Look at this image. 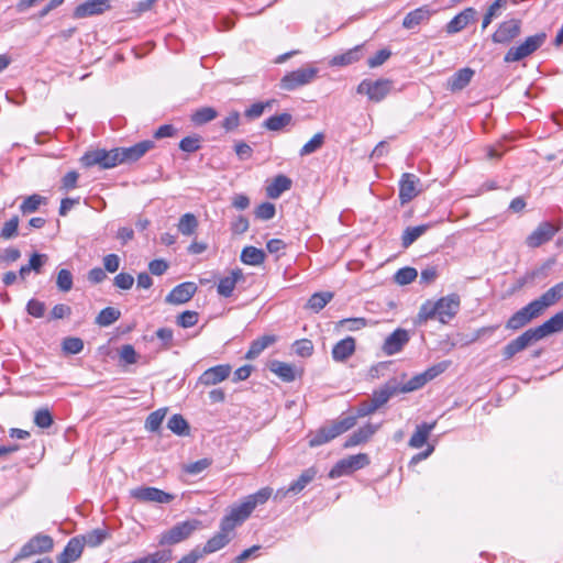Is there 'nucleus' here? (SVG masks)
Returning <instances> with one entry per match:
<instances>
[{
  "mask_svg": "<svg viewBox=\"0 0 563 563\" xmlns=\"http://www.w3.org/2000/svg\"><path fill=\"white\" fill-rule=\"evenodd\" d=\"M563 298V280L555 284L543 292L539 298L532 300L516 311L506 322V329L517 331L532 320L539 318L544 311L558 303Z\"/></svg>",
  "mask_w": 563,
  "mask_h": 563,
  "instance_id": "f257e3e1",
  "label": "nucleus"
},
{
  "mask_svg": "<svg viewBox=\"0 0 563 563\" xmlns=\"http://www.w3.org/2000/svg\"><path fill=\"white\" fill-rule=\"evenodd\" d=\"M271 487H263L254 494L246 496L240 504L230 507L229 512L222 518L223 530H234L243 523L258 505H264L272 496Z\"/></svg>",
  "mask_w": 563,
  "mask_h": 563,
  "instance_id": "f03ea898",
  "label": "nucleus"
},
{
  "mask_svg": "<svg viewBox=\"0 0 563 563\" xmlns=\"http://www.w3.org/2000/svg\"><path fill=\"white\" fill-rule=\"evenodd\" d=\"M460 303V296L456 294H450L434 302L428 300L420 307L416 323L422 324L428 320L438 319L445 324L455 317Z\"/></svg>",
  "mask_w": 563,
  "mask_h": 563,
  "instance_id": "7ed1b4c3",
  "label": "nucleus"
},
{
  "mask_svg": "<svg viewBox=\"0 0 563 563\" xmlns=\"http://www.w3.org/2000/svg\"><path fill=\"white\" fill-rule=\"evenodd\" d=\"M356 424V417L332 420L309 435V445L316 448L330 442Z\"/></svg>",
  "mask_w": 563,
  "mask_h": 563,
  "instance_id": "20e7f679",
  "label": "nucleus"
},
{
  "mask_svg": "<svg viewBox=\"0 0 563 563\" xmlns=\"http://www.w3.org/2000/svg\"><path fill=\"white\" fill-rule=\"evenodd\" d=\"M545 38V33L528 36L519 45L510 47L505 54L504 60L506 63H514L530 56L544 44Z\"/></svg>",
  "mask_w": 563,
  "mask_h": 563,
  "instance_id": "39448f33",
  "label": "nucleus"
},
{
  "mask_svg": "<svg viewBox=\"0 0 563 563\" xmlns=\"http://www.w3.org/2000/svg\"><path fill=\"white\" fill-rule=\"evenodd\" d=\"M200 527L201 522L197 519L178 522L173 528L161 534L158 543L161 545L179 543L188 539L191 533L198 530Z\"/></svg>",
  "mask_w": 563,
  "mask_h": 563,
  "instance_id": "423d86ee",
  "label": "nucleus"
},
{
  "mask_svg": "<svg viewBox=\"0 0 563 563\" xmlns=\"http://www.w3.org/2000/svg\"><path fill=\"white\" fill-rule=\"evenodd\" d=\"M394 82L390 79H363L357 86V93L366 95L373 102H380L391 91Z\"/></svg>",
  "mask_w": 563,
  "mask_h": 563,
  "instance_id": "0eeeda50",
  "label": "nucleus"
},
{
  "mask_svg": "<svg viewBox=\"0 0 563 563\" xmlns=\"http://www.w3.org/2000/svg\"><path fill=\"white\" fill-rule=\"evenodd\" d=\"M318 75L316 67H301L286 74L279 82V87L286 91L296 90L299 87L306 86L314 80Z\"/></svg>",
  "mask_w": 563,
  "mask_h": 563,
  "instance_id": "6e6552de",
  "label": "nucleus"
},
{
  "mask_svg": "<svg viewBox=\"0 0 563 563\" xmlns=\"http://www.w3.org/2000/svg\"><path fill=\"white\" fill-rule=\"evenodd\" d=\"M81 164L86 167H91L95 165H99L101 168H112L120 164V159L118 158L117 148H112L110 151H106L103 148H98L95 151L87 152L81 157Z\"/></svg>",
  "mask_w": 563,
  "mask_h": 563,
  "instance_id": "1a4fd4ad",
  "label": "nucleus"
},
{
  "mask_svg": "<svg viewBox=\"0 0 563 563\" xmlns=\"http://www.w3.org/2000/svg\"><path fill=\"white\" fill-rule=\"evenodd\" d=\"M369 464V459L365 453L350 455L340 460L329 472L330 478H338L349 475L357 470H361Z\"/></svg>",
  "mask_w": 563,
  "mask_h": 563,
  "instance_id": "9d476101",
  "label": "nucleus"
},
{
  "mask_svg": "<svg viewBox=\"0 0 563 563\" xmlns=\"http://www.w3.org/2000/svg\"><path fill=\"white\" fill-rule=\"evenodd\" d=\"M542 340L536 328L528 329L521 333L518 338L510 341L503 350L505 360H510L517 353L523 351L531 344Z\"/></svg>",
  "mask_w": 563,
  "mask_h": 563,
  "instance_id": "9b49d317",
  "label": "nucleus"
},
{
  "mask_svg": "<svg viewBox=\"0 0 563 563\" xmlns=\"http://www.w3.org/2000/svg\"><path fill=\"white\" fill-rule=\"evenodd\" d=\"M130 495L132 498L141 503L169 504L175 499L173 494L148 486L133 488L131 489Z\"/></svg>",
  "mask_w": 563,
  "mask_h": 563,
  "instance_id": "f8f14e48",
  "label": "nucleus"
},
{
  "mask_svg": "<svg viewBox=\"0 0 563 563\" xmlns=\"http://www.w3.org/2000/svg\"><path fill=\"white\" fill-rule=\"evenodd\" d=\"M54 547L53 539L43 533H38L31 538L20 551V558H29L40 553L49 552Z\"/></svg>",
  "mask_w": 563,
  "mask_h": 563,
  "instance_id": "ddd939ff",
  "label": "nucleus"
},
{
  "mask_svg": "<svg viewBox=\"0 0 563 563\" xmlns=\"http://www.w3.org/2000/svg\"><path fill=\"white\" fill-rule=\"evenodd\" d=\"M155 143L151 140L141 141L130 147H117L120 164L133 163L143 157L154 147Z\"/></svg>",
  "mask_w": 563,
  "mask_h": 563,
  "instance_id": "4468645a",
  "label": "nucleus"
},
{
  "mask_svg": "<svg viewBox=\"0 0 563 563\" xmlns=\"http://www.w3.org/2000/svg\"><path fill=\"white\" fill-rule=\"evenodd\" d=\"M409 340V332L406 329L398 328L385 339L383 352L388 356L395 355L404 349Z\"/></svg>",
  "mask_w": 563,
  "mask_h": 563,
  "instance_id": "2eb2a0df",
  "label": "nucleus"
},
{
  "mask_svg": "<svg viewBox=\"0 0 563 563\" xmlns=\"http://www.w3.org/2000/svg\"><path fill=\"white\" fill-rule=\"evenodd\" d=\"M520 21L516 19H511L500 23L498 29L492 36L493 42L497 44L510 43L520 34Z\"/></svg>",
  "mask_w": 563,
  "mask_h": 563,
  "instance_id": "dca6fc26",
  "label": "nucleus"
},
{
  "mask_svg": "<svg viewBox=\"0 0 563 563\" xmlns=\"http://www.w3.org/2000/svg\"><path fill=\"white\" fill-rule=\"evenodd\" d=\"M556 233V228L548 222H541L531 234L528 235L526 243L529 247H539L542 244L552 240Z\"/></svg>",
  "mask_w": 563,
  "mask_h": 563,
  "instance_id": "f3484780",
  "label": "nucleus"
},
{
  "mask_svg": "<svg viewBox=\"0 0 563 563\" xmlns=\"http://www.w3.org/2000/svg\"><path fill=\"white\" fill-rule=\"evenodd\" d=\"M110 9L108 0H88L77 5L73 12L75 19L99 15Z\"/></svg>",
  "mask_w": 563,
  "mask_h": 563,
  "instance_id": "a211bd4d",
  "label": "nucleus"
},
{
  "mask_svg": "<svg viewBox=\"0 0 563 563\" xmlns=\"http://www.w3.org/2000/svg\"><path fill=\"white\" fill-rule=\"evenodd\" d=\"M197 285L192 282H185L172 289L166 296V302L180 305L189 301L197 291Z\"/></svg>",
  "mask_w": 563,
  "mask_h": 563,
  "instance_id": "6ab92c4d",
  "label": "nucleus"
},
{
  "mask_svg": "<svg viewBox=\"0 0 563 563\" xmlns=\"http://www.w3.org/2000/svg\"><path fill=\"white\" fill-rule=\"evenodd\" d=\"M231 374V366L228 364L216 365L206 369L198 378V384L203 386L217 385L225 380Z\"/></svg>",
  "mask_w": 563,
  "mask_h": 563,
  "instance_id": "aec40b11",
  "label": "nucleus"
},
{
  "mask_svg": "<svg viewBox=\"0 0 563 563\" xmlns=\"http://www.w3.org/2000/svg\"><path fill=\"white\" fill-rule=\"evenodd\" d=\"M245 276L241 268H235L229 275L219 279L217 291L221 297L229 298L232 296L238 284L244 283Z\"/></svg>",
  "mask_w": 563,
  "mask_h": 563,
  "instance_id": "412c9836",
  "label": "nucleus"
},
{
  "mask_svg": "<svg viewBox=\"0 0 563 563\" xmlns=\"http://www.w3.org/2000/svg\"><path fill=\"white\" fill-rule=\"evenodd\" d=\"M419 183V178L413 174L405 173L401 176V179L399 181V200L402 205L408 203L415 197H417V195L419 194L417 185Z\"/></svg>",
  "mask_w": 563,
  "mask_h": 563,
  "instance_id": "4be33fe9",
  "label": "nucleus"
},
{
  "mask_svg": "<svg viewBox=\"0 0 563 563\" xmlns=\"http://www.w3.org/2000/svg\"><path fill=\"white\" fill-rule=\"evenodd\" d=\"M476 10L472 7L464 9L462 12L456 14L448 24L446 32L449 34H455L465 29L471 22L475 21Z\"/></svg>",
  "mask_w": 563,
  "mask_h": 563,
  "instance_id": "5701e85b",
  "label": "nucleus"
},
{
  "mask_svg": "<svg viewBox=\"0 0 563 563\" xmlns=\"http://www.w3.org/2000/svg\"><path fill=\"white\" fill-rule=\"evenodd\" d=\"M475 71L470 67H464L455 71L446 81V89L455 92L463 90L472 80Z\"/></svg>",
  "mask_w": 563,
  "mask_h": 563,
  "instance_id": "b1692460",
  "label": "nucleus"
},
{
  "mask_svg": "<svg viewBox=\"0 0 563 563\" xmlns=\"http://www.w3.org/2000/svg\"><path fill=\"white\" fill-rule=\"evenodd\" d=\"M233 530H223L220 525V531L217 532L212 538H210L202 549H200L201 558L206 554H210L217 552L224 548L231 540L230 533Z\"/></svg>",
  "mask_w": 563,
  "mask_h": 563,
  "instance_id": "393cba45",
  "label": "nucleus"
},
{
  "mask_svg": "<svg viewBox=\"0 0 563 563\" xmlns=\"http://www.w3.org/2000/svg\"><path fill=\"white\" fill-rule=\"evenodd\" d=\"M84 544L79 537L71 538L64 551L57 556V563H71L78 560L82 553Z\"/></svg>",
  "mask_w": 563,
  "mask_h": 563,
  "instance_id": "a878e982",
  "label": "nucleus"
},
{
  "mask_svg": "<svg viewBox=\"0 0 563 563\" xmlns=\"http://www.w3.org/2000/svg\"><path fill=\"white\" fill-rule=\"evenodd\" d=\"M316 475H317V470L314 467H309V468L305 470L301 473V475L298 477V479H296L295 482H292L289 485V487L286 492L278 490L276 494V497H278V496L284 497L288 493H292V494L301 493L306 488V486L313 481Z\"/></svg>",
  "mask_w": 563,
  "mask_h": 563,
  "instance_id": "bb28decb",
  "label": "nucleus"
},
{
  "mask_svg": "<svg viewBox=\"0 0 563 563\" xmlns=\"http://www.w3.org/2000/svg\"><path fill=\"white\" fill-rule=\"evenodd\" d=\"M378 429L379 424L366 423L346 439L344 448H352L366 442Z\"/></svg>",
  "mask_w": 563,
  "mask_h": 563,
  "instance_id": "cd10ccee",
  "label": "nucleus"
},
{
  "mask_svg": "<svg viewBox=\"0 0 563 563\" xmlns=\"http://www.w3.org/2000/svg\"><path fill=\"white\" fill-rule=\"evenodd\" d=\"M355 347V340L352 336H347L334 344L332 347V357L336 362H344L353 355Z\"/></svg>",
  "mask_w": 563,
  "mask_h": 563,
  "instance_id": "c85d7f7f",
  "label": "nucleus"
},
{
  "mask_svg": "<svg viewBox=\"0 0 563 563\" xmlns=\"http://www.w3.org/2000/svg\"><path fill=\"white\" fill-rule=\"evenodd\" d=\"M397 393H399V386L395 382H388L380 389L373 393L371 401L376 409H379Z\"/></svg>",
  "mask_w": 563,
  "mask_h": 563,
  "instance_id": "c756f323",
  "label": "nucleus"
},
{
  "mask_svg": "<svg viewBox=\"0 0 563 563\" xmlns=\"http://www.w3.org/2000/svg\"><path fill=\"white\" fill-rule=\"evenodd\" d=\"M430 16L431 10L427 5L420 7L406 14L402 21V26L408 30L413 29L421 23L429 21Z\"/></svg>",
  "mask_w": 563,
  "mask_h": 563,
  "instance_id": "7c9ffc66",
  "label": "nucleus"
},
{
  "mask_svg": "<svg viewBox=\"0 0 563 563\" xmlns=\"http://www.w3.org/2000/svg\"><path fill=\"white\" fill-rule=\"evenodd\" d=\"M539 332L541 339L545 336L563 331V309L552 316L544 323L536 327Z\"/></svg>",
  "mask_w": 563,
  "mask_h": 563,
  "instance_id": "2f4dec72",
  "label": "nucleus"
},
{
  "mask_svg": "<svg viewBox=\"0 0 563 563\" xmlns=\"http://www.w3.org/2000/svg\"><path fill=\"white\" fill-rule=\"evenodd\" d=\"M435 424L437 422L433 421L431 423L423 422L417 426L416 431L413 432L409 440V446L415 449L422 448L426 444L429 434L435 428Z\"/></svg>",
  "mask_w": 563,
  "mask_h": 563,
  "instance_id": "473e14b6",
  "label": "nucleus"
},
{
  "mask_svg": "<svg viewBox=\"0 0 563 563\" xmlns=\"http://www.w3.org/2000/svg\"><path fill=\"white\" fill-rule=\"evenodd\" d=\"M362 49H363L362 45H356L355 47L346 51L343 54L335 55L330 60V65L331 66H347V65H351V64H353V63H355V62L361 59L362 54H363Z\"/></svg>",
  "mask_w": 563,
  "mask_h": 563,
  "instance_id": "72a5a7b5",
  "label": "nucleus"
},
{
  "mask_svg": "<svg viewBox=\"0 0 563 563\" xmlns=\"http://www.w3.org/2000/svg\"><path fill=\"white\" fill-rule=\"evenodd\" d=\"M291 180L285 175L276 176L273 181L267 186V196L272 199H277L283 192L290 189Z\"/></svg>",
  "mask_w": 563,
  "mask_h": 563,
  "instance_id": "f704fd0d",
  "label": "nucleus"
},
{
  "mask_svg": "<svg viewBox=\"0 0 563 563\" xmlns=\"http://www.w3.org/2000/svg\"><path fill=\"white\" fill-rule=\"evenodd\" d=\"M275 342H276V336L271 335V334L263 335V336L254 340L251 343V346H250L249 351L246 352L245 357L249 360L256 358L266 347L274 344Z\"/></svg>",
  "mask_w": 563,
  "mask_h": 563,
  "instance_id": "c9c22d12",
  "label": "nucleus"
},
{
  "mask_svg": "<svg viewBox=\"0 0 563 563\" xmlns=\"http://www.w3.org/2000/svg\"><path fill=\"white\" fill-rule=\"evenodd\" d=\"M265 252L255 246H245L241 252V261L251 266L262 265L265 261Z\"/></svg>",
  "mask_w": 563,
  "mask_h": 563,
  "instance_id": "e433bc0d",
  "label": "nucleus"
},
{
  "mask_svg": "<svg viewBox=\"0 0 563 563\" xmlns=\"http://www.w3.org/2000/svg\"><path fill=\"white\" fill-rule=\"evenodd\" d=\"M269 369L284 382H292L296 378L295 367L291 364L280 361H273L271 363Z\"/></svg>",
  "mask_w": 563,
  "mask_h": 563,
  "instance_id": "4c0bfd02",
  "label": "nucleus"
},
{
  "mask_svg": "<svg viewBox=\"0 0 563 563\" xmlns=\"http://www.w3.org/2000/svg\"><path fill=\"white\" fill-rule=\"evenodd\" d=\"M198 224L196 216L188 212L180 217L177 229L183 235L190 236L196 232Z\"/></svg>",
  "mask_w": 563,
  "mask_h": 563,
  "instance_id": "58836bf2",
  "label": "nucleus"
},
{
  "mask_svg": "<svg viewBox=\"0 0 563 563\" xmlns=\"http://www.w3.org/2000/svg\"><path fill=\"white\" fill-rule=\"evenodd\" d=\"M292 120L291 114L285 112L276 115H272L266 119L263 123L264 128L269 131H280L288 124H290Z\"/></svg>",
  "mask_w": 563,
  "mask_h": 563,
  "instance_id": "ea45409f",
  "label": "nucleus"
},
{
  "mask_svg": "<svg viewBox=\"0 0 563 563\" xmlns=\"http://www.w3.org/2000/svg\"><path fill=\"white\" fill-rule=\"evenodd\" d=\"M429 224H421L417 227H408L401 236V244L405 249L409 247L416 240H418L427 230Z\"/></svg>",
  "mask_w": 563,
  "mask_h": 563,
  "instance_id": "a19ab883",
  "label": "nucleus"
},
{
  "mask_svg": "<svg viewBox=\"0 0 563 563\" xmlns=\"http://www.w3.org/2000/svg\"><path fill=\"white\" fill-rule=\"evenodd\" d=\"M333 298V292L321 291L313 294L308 300V307L314 312L322 310Z\"/></svg>",
  "mask_w": 563,
  "mask_h": 563,
  "instance_id": "79ce46f5",
  "label": "nucleus"
},
{
  "mask_svg": "<svg viewBox=\"0 0 563 563\" xmlns=\"http://www.w3.org/2000/svg\"><path fill=\"white\" fill-rule=\"evenodd\" d=\"M217 115L218 112L216 111V109L211 107H202L191 114V121L196 125H202L214 120Z\"/></svg>",
  "mask_w": 563,
  "mask_h": 563,
  "instance_id": "37998d69",
  "label": "nucleus"
},
{
  "mask_svg": "<svg viewBox=\"0 0 563 563\" xmlns=\"http://www.w3.org/2000/svg\"><path fill=\"white\" fill-rule=\"evenodd\" d=\"M120 316V310L113 307H107L99 312L96 318V323L101 327H108L119 320Z\"/></svg>",
  "mask_w": 563,
  "mask_h": 563,
  "instance_id": "c03bdc74",
  "label": "nucleus"
},
{
  "mask_svg": "<svg viewBox=\"0 0 563 563\" xmlns=\"http://www.w3.org/2000/svg\"><path fill=\"white\" fill-rule=\"evenodd\" d=\"M108 537V533L104 529H95L79 538L82 541V544H87L91 548L100 545Z\"/></svg>",
  "mask_w": 563,
  "mask_h": 563,
  "instance_id": "a18cd8bd",
  "label": "nucleus"
},
{
  "mask_svg": "<svg viewBox=\"0 0 563 563\" xmlns=\"http://www.w3.org/2000/svg\"><path fill=\"white\" fill-rule=\"evenodd\" d=\"M418 277V272L413 267H402L398 269L394 275V280L398 285H408L412 283Z\"/></svg>",
  "mask_w": 563,
  "mask_h": 563,
  "instance_id": "49530a36",
  "label": "nucleus"
},
{
  "mask_svg": "<svg viewBox=\"0 0 563 563\" xmlns=\"http://www.w3.org/2000/svg\"><path fill=\"white\" fill-rule=\"evenodd\" d=\"M167 409L161 408L157 409L148 415L145 421V429L151 432H155L159 429L165 416H166Z\"/></svg>",
  "mask_w": 563,
  "mask_h": 563,
  "instance_id": "de8ad7c7",
  "label": "nucleus"
},
{
  "mask_svg": "<svg viewBox=\"0 0 563 563\" xmlns=\"http://www.w3.org/2000/svg\"><path fill=\"white\" fill-rule=\"evenodd\" d=\"M167 428L178 434V435H184L188 432L189 430V426H188V422L185 420V418L181 416V415H173L168 422H167Z\"/></svg>",
  "mask_w": 563,
  "mask_h": 563,
  "instance_id": "09e8293b",
  "label": "nucleus"
},
{
  "mask_svg": "<svg viewBox=\"0 0 563 563\" xmlns=\"http://www.w3.org/2000/svg\"><path fill=\"white\" fill-rule=\"evenodd\" d=\"M324 143V134L319 132L314 134L301 148L299 152L300 156H307L314 152H317Z\"/></svg>",
  "mask_w": 563,
  "mask_h": 563,
  "instance_id": "8fccbe9b",
  "label": "nucleus"
},
{
  "mask_svg": "<svg viewBox=\"0 0 563 563\" xmlns=\"http://www.w3.org/2000/svg\"><path fill=\"white\" fill-rule=\"evenodd\" d=\"M507 0H495L485 13L482 22V29L485 30L493 21L494 18L499 15V10L504 8Z\"/></svg>",
  "mask_w": 563,
  "mask_h": 563,
  "instance_id": "3c124183",
  "label": "nucleus"
},
{
  "mask_svg": "<svg viewBox=\"0 0 563 563\" xmlns=\"http://www.w3.org/2000/svg\"><path fill=\"white\" fill-rule=\"evenodd\" d=\"M275 102V99H271L265 102H255L245 110L244 114L249 119L260 118L264 113L265 109L272 108Z\"/></svg>",
  "mask_w": 563,
  "mask_h": 563,
  "instance_id": "603ef678",
  "label": "nucleus"
},
{
  "mask_svg": "<svg viewBox=\"0 0 563 563\" xmlns=\"http://www.w3.org/2000/svg\"><path fill=\"white\" fill-rule=\"evenodd\" d=\"M53 416L47 408L37 409L34 412V423L42 429L49 428L53 424Z\"/></svg>",
  "mask_w": 563,
  "mask_h": 563,
  "instance_id": "864d4df0",
  "label": "nucleus"
},
{
  "mask_svg": "<svg viewBox=\"0 0 563 563\" xmlns=\"http://www.w3.org/2000/svg\"><path fill=\"white\" fill-rule=\"evenodd\" d=\"M62 349L66 354H78L84 349V341L75 336L66 338L62 343Z\"/></svg>",
  "mask_w": 563,
  "mask_h": 563,
  "instance_id": "5fc2aeb1",
  "label": "nucleus"
},
{
  "mask_svg": "<svg viewBox=\"0 0 563 563\" xmlns=\"http://www.w3.org/2000/svg\"><path fill=\"white\" fill-rule=\"evenodd\" d=\"M43 200L44 198L36 194L29 196L23 200L22 205L20 206V210L24 214L35 212L40 208Z\"/></svg>",
  "mask_w": 563,
  "mask_h": 563,
  "instance_id": "6e6d98bb",
  "label": "nucleus"
},
{
  "mask_svg": "<svg viewBox=\"0 0 563 563\" xmlns=\"http://www.w3.org/2000/svg\"><path fill=\"white\" fill-rule=\"evenodd\" d=\"M73 275L70 271L63 268L57 273L56 285L60 291H69L73 288Z\"/></svg>",
  "mask_w": 563,
  "mask_h": 563,
  "instance_id": "4d7b16f0",
  "label": "nucleus"
},
{
  "mask_svg": "<svg viewBox=\"0 0 563 563\" xmlns=\"http://www.w3.org/2000/svg\"><path fill=\"white\" fill-rule=\"evenodd\" d=\"M428 383L423 373L410 378L406 384L399 387V393H409L423 387Z\"/></svg>",
  "mask_w": 563,
  "mask_h": 563,
  "instance_id": "13d9d810",
  "label": "nucleus"
},
{
  "mask_svg": "<svg viewBox=\"0 0 563 563\" xmlns=\"http://www.w3.org/2000/svg\"><path fill=\"white\" fill-rule=\"evenodd\" d=\"M18 227H19V217L14 216L3 224V227L0 231V236L4 240H10V239L16 236Z\"/></svg>",
  "mask_w": 563,
  "mask_h": 563,
  "instance_id": "bf43d9fd",
  "label": "nucleus"
},
{
  "mask_svg": "<svg viewBox=\"0 0 563 563\" xmlns=\"http://www.w3.org/2000/svg\"><path fill=\"white\" fill-rule=\"evenodd\" d=\"M198 313L196 311H184L177 317V324L181 328H191L198 322Z\"/></svg>",
  "mask_w": 563,
  "mask_h": 563,
  "instance_id": "052dcab7",
  "label": "nucleus"
},
{
  "mask_svg": "<svg viewBox=\"0 0 563 563\" xmlns=\"http://www.w3.org/2000/svg\"><path fill=\"white\" fill-rule=\"evenodd\" d=\"M292 346L295 353L301 357H308L313 352V344L307 339L296 341Z\"/></svg>",
  "mask_w": 563,
  "mask_h": 563,
  "instance_id": "680f3d73",
  "label": "nucleus"
},
{
  "mask_svg": "<svg viewBox=\"0 0 563 563\" xmlns=\"http://www.w3.org/2000/svg\"><path fill=\"white\" fill-rule=\"evenodd\" d=\"M46 306L37 299H30L26 303V312L34 318H42L45 314Z\"/></svg>",
  "mask_w": 563,
  "mask_h": 563,
  "instance_id": "e2e57ef3",
  "label": "nucleus"
},
{
  "mask_svg": "<svg viewBox=\"0 0 563 563\" xmlns=\"http://www.w3.org/2000/svg\"><path fill=\"white\" fill-rule=\"evenodd\" d=\"M339 325L345 328L347 331H357L367 325V320L365 318H347L341 320Z\"/></svg>",
  "mask_w": 563,
  "mask_h": 563,
  "instance_id": "0e129e2a",
  "label": "nucleus"
},
{
  "mask_svg": "<svg viewBox=\"0 0 563 563\" xmlns=\"http://www.w3.org/2000/svg\"><path fill=\"white\" fill-rule=\"evenodd\" d=\"M275 212L276 209L273 203L263 202L256 208L255 216L261 220H271L274 218Z\"/></svg>",
  "mask_w": 563,
  "mask_h": 563,
  "instance_id": "69168bd1",
  "label": "nucleus"
},
{
  "mask_svg": "<svg viewBox=\"0 0 563 563\" xmlns=\"http://www.w3.org/2000/svg\"><path fill=\"white\" fill-rule=\"evenodd\" d=\"M179 148L187 153H194L200 148V137L195 136H186L179 143Z\"/></svg>",
  "mask_w": 563,
  "mask_h": 563,
  "instance_id": "338daca9",
  "label": "nucleus"
},
{
  "mask_svg": "<svg viewBox=\"0 0 563 563\" xmlns=\"http://www.w3.org/2000/svg\"><path fill=\"white\" fill-rule=\"evenodd\" d=\"M113 284L120 289L128 290L133 286L134 278L129 273H120L114 277Z\"/></svg>",
  "mask_w": 563,
  "mask_h": 563,
  "instance_id": "774afa93",
  "label": "nucleus"
}]
</instances>
